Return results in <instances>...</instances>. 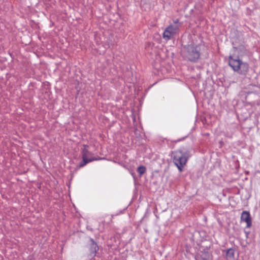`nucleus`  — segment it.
Segmentation results:
<instances>
[{
	"mask_svg": "<svg viewBox=\"0 0 260 260\" xmlns=\"http://www.w3.org/2000/svg\"><path fill=\"white\" fill-rule=\"evenodd\" d=\"M205 48L204 45L191 43L183 46L182 54L186 59L196 62L200 58L201 51Z\"/></svg>",
	"mask_w": 260,
	"mask_h": 260,
	"instance_id": "obj_1",
	"label": "nucleus"
},
{
	"mask_svg": "<svg viewBox=\"0 0 260 260\" xmlns=\"http://www.w3.org/2000/svg\"><path fill=\"white\" fill-rule=\"evenodd\" d=\"M190 151L188 149L182 148L172 152V157L175 165L180 172H182L185 166L187 159L190 156Z\"/></svg>",
	"mask_w": 260,
	"mask_h": 260,
	"instance_id": "obj_2",
	"label": "nucleus"
},
{
	"mask_svg": "<svg viewBox=\"0 0 260 260\" xmlns=\"http://www.w3.org/2000/svg\"><path fill=\"white\" fill-rule=\"evenodd\" d=\"M229 64L232 69L241 75H246L249 70V64L240 59H234L232 56L229 57Z\"/></svg>",
	"mask_w": 260,
	"mask_h": 260,
	"instance_id": "obj_3",
	"label": "nucleus"
},
{
	"mask_svg": "<svg viewBox=\"0 0 260 260\" xmlns=\"http://www.w3.org/2000/svg\"><path fill=\"white\" fill-rule=\"evenodd\" d=\"M173 22V24H171L165 29L163 33V38L166 40H170L179 32L181 27L182 23L179 22L178 19L174 20Z\"/></svg>",
	"mask_w": 260,
	"mask_h": 260,
	"instance_id": "obj_4",
	"label": "nucleus"
},
{
	"mask_svg": "<svg viewBox=\"0 0 260 260\" xmlns=\"http://www.w3.org/2000/svg\"><path fill=\"white\" fill-rule=\"evenodd\" d=\"M83 148L82 149L81 154L82 160L80 162L79 166L83 167L87 163L91 162L93 160H98L97 158L92 156V154L89 151V146L87 145H83Z\"/></svg>",
	"mask_w": 260,
	"mask_h": 260,
	"instance_id": "obj_5",
	"label": "nucleus"
},
{
	"mask_svg": "<svg viewBox=\"0 0 260 260\" xmlns=\"http://www.w3.org/2000/svg\"><path fill=\"white\" fill-rule=\"evenodd\" d=\"M90 244L89 245V252L90 256L91 257H94L95 256L97 251L99 250V247L97 244L94 242V241L91 239L90 240Z\"/></svg>",
	"mask_w": 260,
	"mask_h": 260,
	"instance_id": "obj_6",
	"label": "nucleus"
},
{
	"mask_svg": "<svg viewBox=\"0 0 260 260\" xmlns=\"http://www.w3.org/2000/svg\"><path fill=\"white\" fill-rule=\"evenodd\" d=\"M241 219L246 222L247 228H250L251 226V218L248 211H244L242 213Z\"/></svg>",
	"mask_w": 260,
	"mask_h": 260,
	"instance_id": "obj_7",
	"label": "nucleus"
},
{
	"mask_svg": "<svg viewBox=\"0 0 260 260\" xmlns=\"http://www.w3.org/2000/svg\"><path fill=\"white\" fill-rule=\"evenodd\" d=\"M210 254L208 252H202V254H197L196 257V260H208Z\"/></svg>",
	"mask_w": 260,
	"mask_h": 260,
	"instance_id": "obj_8",
	"label": "nucleus"
},
{
	"mask_svg": "<svg viewBox=\"0 0 260 260\" xmlns=\"http://www.w3.org/2000/svg\"><path fill=\"white\" fill-rule=\"evenodd\" d=\"M235 255V250L233 248H229L226 250V257L228 259H233Z\"/></svg>",
	"mask_w": 260,
	"mask_h": 260,
	"instance_id": "obj_9",
	"label": "nucleus"
},
{
	"mask_svg": "<svg viewBox=\"0 0 260 260\" xmlns=\"http://www.w3.org/2000/svg\"><path fill=\"white\" fill-rule=\"evenodd\" d=\"M146 171V167L143 166H140L137 169V172L140 176H142L143 174H144Z\"/></svg>",
	"mask_w": 260,
	"mask_h": 260,
	"instance_id": "obj_10",
	"label": "nucleus"
},
{
	"mask_svg": "<svg viewBox=\"0 0 260 260\" xmlns=\"http://www.w3.org/2000/svg\"><path fill=\"white\" fill-rule=\"evenodd\" d=\"M112 222V216L109 217V220L108 222H106L105 220H104L101 222V224L103 225V227L105 228L106 226H108Z\"/></svg>",
	"mask_w": 260,
	"mask_h": 260,
	"instance_id": "obj_11",
	"label": "nucleus"
},
{
	"mask_svg": "<svg viewBox=\"0 0 260 260\" xmlns=\"http://www.w3.org/2000/svg\"><path fill=\"white\" fill-rule=\"evenodd\" d=\"M146 1V0H142V1H141V2H144V1Z\"/></svg>",
	"mask_w": 260,
	"mask_h": 260,
	"instance_id": "obj_12",
	"label": "nucleus"
}]
</instances>
